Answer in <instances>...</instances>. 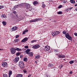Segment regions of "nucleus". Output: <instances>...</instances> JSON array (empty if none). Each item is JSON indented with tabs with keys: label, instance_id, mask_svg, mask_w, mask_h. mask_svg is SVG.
I'll use <instances>...</instances> for the list:
<instances>
[{
	"label": "nucleus",
	"instance_id": "1",
	"mask_svg": "<svg viewBox=\"0 0 77 77\" xmlns=\"http://www.w3.org/2000/svg\"><path fill=\"white\" fill-rule=\"evenodd\" d=\"M19 65L20 68L22 69H24V67H25L24 62L22 61L19 62Z\"/></svg>",
	"mask_w": 77,
	"mask_h": 77
},
{
	"label": "nucleus",
	"instance_id": "2",
	"mask_svg": "<svg viewBox=\"0 0 77 77\" xmlns=\"http://www.w3.org/2000/svg\"><path fill=\"white\" fill-rule=\"evenodd\" d=\"M41 20H42V18H36L30 20L29 22L30 23H34L35 22H36V21H41Z\"/></svg>",
	"mask_w": 77,
	"mask_h": 77
},
{
	"label": "nucleus",
	"instance_id": "3",
	"mask_svg": "<svg viewBox=\"0 0 77 77\" xmlns=\"http://www.w3.org/2000/svg\"><path fill=\"white\" fill-rule=\"evenodd\" d=\"M65 36L66 38H67L70 41H71V40H72V37H71V36L69 35V33H66L65 34Z\"/></svg>",
	"mask_w": 77,
	"mask_h": 77
},
{
	"label": "nucleus",
	"instance_id": "4",
	"mask_svg": "<svg viewBox=\"0 0 77 77\" xmlns=\"http://www.w3.org/2000/svg\"><path fill=\"white\" fill-rule=\"evenodd\" d=\"M11 52L12 54H14L15 53L16 50L14 48H11L10 49Z\"/></svg>",
	"mask_w": 77,
	"mask_h": 77
},
{
	"label": "nucleus",
	"instance_id": "5",
	"mask_svg": "<svg viewBox=\"0 0 77 77\" xmlns=\"http://www.w3.org/2000/svg\"><path fill=\"white\" fill-rule=\"evenodd\" d=\"M2 65L4 67H7L8 66V63L6 62H3L2 63Z\"/></svg>",
	"mask_w": 77,
	"mask_h": 77
},
{
	"label": "nucleus",
	"instance_id": "6",
	"mask_svg": "<svg viewBox=\"0 0 77 77\" xmlns=\"http://www.w3.org/2000/svg\"><path fill=\"white\" fill-rule=\"evenodd\" d=\"M40 47V45H36L32 47V48H35V49H37Z\"/></svg>",
	"mask_w": 77,
	"mask_h": 77
},
{
	"label": "nucleus",
	"instance_id": "7",
	"mask_svg": "<svg viewBox=\"0 0 77 77\" xmlns=\"http://www.w3.org/2000/svg\"><path fill=\"white\" fill-rule=\"evenodd\" d=\"M50 49V47L48 45L46 46L44 48V50L45 51H49Z\"/></svg>",
	"mask_w": 77,
	"mask_h": 77
},
{
	"label": "nucleus",
	"instance_id": "8",
	"mask_svg": "<svg viewBox=\"0 0 77 77\" xmlns=\"http://www.w3.org/2000/svg\"><path fill=\"white\" fill-rule=\"evenodd\" d=\"M25 7L27 9H29L30 8V5L29 4L25 3Z\"/></svg>",
	"mask_w": 77,
	"mask_h": 77
},
{
	"label": "nucleus",
	"instance_id": "9",
	"mask_svg": "<svg viewBox=\"0 0 77 77\" xmlns=\"http://www.w3.org/2000/svg\"><path fill=\"white\" fill-rule=\"evenodd\" d=\"M19 59H20L19 57H17L15 58V59L14 60V62L17 63V62H18Z\"/></svg>",
	"mask_w": 77,
	"mask_h": 77
},
{
	"label": "nucleus",
	"instance_id": "10",
	"mask_svg": "<svg viewBox=\"0 0 77 77\" xmlns=\"http://www.w3.org/2000/svg\"><path fill=\"white\" fill-rule=\"evenodd\" d=\"M59 58H65V56L64 55H61L60 54L57 55Z\"/></svg>",
	"mask_w": 77,
	"mask_h": 77
},
{
	"label": "nucleus",
	"instance_id": "11",
	"mask_svg": "<svg viewBox=\"0 0 77 77\" xmlns=\"http://www.w3.org/2000/svg\"><path fill=\"white\" fill-rule=\"evenodd\" d=\"M28 40V38H27L25 37L22 40L21 42H26V41H27Z\"/></svg>",
	"mask_w": 77,
	"mask_h": 77
},
{
	"label": "nucleus",
	"instance_id": "12",
	"mask_svg": "<svg viewBox=\"0 0 77 77\" xmlns=\"http://www.w3.org/2000/svg\"><path fill=\"white\" fill-rule=\"evenodd\" d=\"M11 29L12 30V31H15V30L17 29V26H14L11 28Z\"/></svg>",
	"mask_w": 77,
	"mask_h": 77
},
{
	"label": "nucleus",
	"instance_id": "13",
	"mask_svg": "<svg viewBox=\"0 0 77 77\" xmlns=\"http://www.w3.org/2000/svg\"><path fill=\"white\" fill-rule=\"evenodd\" d=\"M54 51H55V53H57L56 54V55H57H57H59V54H57V53H59V50L55 49L54 50Z\"/></svg>",
	"mask_w": 77,
	"mask_h": 77
},
{
	"label": "nucleus",
	"instance_id": "14",
	"mask_svg": "<svg viewBox=\"0 0 77 77\" xmlns=\"http://www.w3.org/2000/svg\"><path fill=\"white\" fill-rule=\"evenodd\" d=\"M26 54H29V52H30V49H27L26 51Z\"/></svg>",
	"mask_w": 77,
	"mask_h": 77
},
{
	"label": "nucleus",
	"instance_id": "15",
	"mask_svg": "<svg viewBox=\"0 0 77 77\" xmlns=\"http://www.w3.org/2000/svg\"><path fill=\"white\" fill-rule=\"evenodd\" d=\"M12 71L10 70L9 72L8 77H11V75H12Z\"/></svg>",
	"mask_w": 77,
	"mask_h": 77
},
{
	"label": "nucleus",
	"instance_id": "16",
	"mask_svg": "<svg viewBox=\"0 0 77 77\" xmlns=\"http://www.w3.org/2000/svg\"><path fill=\"white\" fill-rule=\"evenodd\" d=\"M30 56V57H32L33 56V53L32 52H30L28 54Z\"/></svg>",
	"mask_w": 77,
	"mask_h": 77
},
{
	"label": "nucleus",
	"instance_id": "17",
	"mask_svg": "<svg viewBox=\"0 0 77 77\" xmlns=\"http://www.w3.org/2000/svg\"><path fill=\"white\" fill-rule=\"evenodd\" d=\"M52 35L53 36H55L56 35H57L56 33V31L52 32Z\"/></svg>",
	"mask_w": 77,
	"mask_h": 77
},
{
	"label": "nucleus",
	"instance_id": "18",
	"mask_svg": "<svg viewBox=\"0 0 77 77\" xmlns=\"http://www.w3.org/2000/svg\"><path fill=\"white\" fill-rule=\"evenodd\" d=\"M40 58V55H39L37 54L35 55V58L36 59H39Z\"/></svg>",
	"mask_w": 77,
	"mask_h": 77
},
{
	"label": "nucleus",
	"instance_id": "19",
	"mask_svg": "<svg viewBox=\"0 0 77 77\" xmlns=\"http://www.w3.org/2000/svg\"><path fill=\"white\" fill-rule=\"evenodd\" d=\"M16 50L18 51H21V49H20L18 48H16L15 49Z\"/></svg>",
	"mask_w": 77,
	"mask_h": 77
},
{
	"label": "nucleus",
	"instance_id": "20",
	"mask_svg": "<svg viewBox=\"0 0 77 77\" xmlns=\"http://www.w3.org/2000/svg\"><path fill=\"white\" fill-rule=\"evenodd\" d=\"M48 66V67H50V68H51L53 66V65L52 64H49Z\"/></svg>",
	"mask_w": 77,
	"mask_h": 77
},
{
	"label": "nucleus",
	"instance_id": "21",
	"mask_svg": "<svg viewBox=\"0 0 77 77\" xmlns=\"http://www.w3.org/2000/svg\"><path fill=\"white\" fill-rule=\"evenodd\" d=\"M16 77H23V75L21 74H18L17 75Z\"/></svg>",
	"mask_w": 77,
	"mask_h": 77
},
{
	"label": "nucleus",
	"instance_id": "22",
	"mask_svg": "<svg viewBox=\"0 0 77 77\" xmlns=\"http://www.w3.org/2000/svg\"><path fill=\"white\" fill-rule=\"evenodd\" d=\"M2 18H6V15L5 14L2 15Z\"/></svg>",
	"mask_w": 77,
	"mask_h": 77
},
{
	"label": "nucleus",
	"instance_id": "23",
	"mask_svg": "<svg viewBox=\"0 0 77 77\" xmlns=\"http://www.w3.org/2000/svg\"><path fill=\"white\" fill-rule=\"evenodd\" d=\"M63 1V3L64 4H66L67 3V1L66 0H62Z\"/></svg>",
	"mask_w": 77,
	"mask_h": 77
},
{
	"label": "nucleus",
	"instance_id": "24",
	"mask_svg": "<svg viewBox=\"0 0 77 77\" xmlns=\"http://www.w3.org/2000/svg\"><path fill=\"white\" fill-rule=\"evenodd\" d=\"M2 23L4 26L6 25V21H3L2 22Z\"/></svg>",
	"mask_w": 77,
	"mask_h": 77
},
{
	"label": "nucleus",
	"instance_id": "25",
	"mask_svg": "<svg viewBox=\"0 0 77 77\" xmlns=\"http://www.w3.org/2000/svg\"><path fill=\"white\" fill-rule=\"evenodd\" d=\"M70 2L71 3H75V2L74 0H70Z\"/></svg>",
	"mask_w": 77,
	"mask_h": 77
},
{
	"label": "nucleus",
	"instance_id": "26",
	"mask_svg": "<svg viewBox=\"0 0 77 77\" xmlns=\"http://www.w3.org/2000/svg\"><path fill=\"white\" fill-rule=\"evenodd\" d=\"M33 4L34 5H37V4H38V2L35 1L33 2Z\"/></svg>",
	"mask_w": 77,
	"mask_h": 77
},
{
	"label": "nucleus",
	"instance_id": "27",
	"mask_svg": "<svg viewBox=\"0 0 77 77\" xmlns=\"http://www.w3.org/2000/svg\"><path fill=\"white\" fill-rule=\"evenodd\" d=\"M36 41H37V40H34L31 41V43H34V42H36Z\"/></svg>",
	"mask_w": 77,
	"mask_h": 77
},
{
	"label": "nucleus",
	"instance_id": "28",
	"mask_svg": "<svg viewBox=\"0 0 77 77\" xmlns=\"http://www.w3.org/2000/svg\"><path fill=\"white\" fill-rule=\"evenodd\" d=\"M20 7V5H17L14 7V8H18Z\"/></svg>",
	"mask_w": 77,
	"mask_h": 77
},
{
	"label": "nucleus",
	"instance_id": "29",
	"mask_svg": "<svg viewBox=\"0 0 77 77\" xmlns=\"http://www.w3.org/2000/svg\"><path fill=\"white\" fill-rule=\"evenodd\" d=\"M62 67H63V65L62 64H60L59 66V68H60V69H61Z\"/></svg>",
	"mask_w": 77,
	"mask_h": 77
},
{
	"label": "nucleus",
	"instance_id": "30",
	"mask_svg": "<svg viewBox=\"0 0 77 77\" xmlns=\"http://www.w3.org/2000/svg\"><path fill=\"white\" fill-rule=\"evenodd\" d=\"M69 63L70 64H72V63H74V61L71 60L69 62Z\"/></svg>",
	"mask_w": 77,
	"mask_h": 77
},
{
	"label": "nucleus",
	"instance_id": "31",
	"mask_svg": "<svg viewBox=\"0 0 77 77\" xmlns=\"http://www.w3.org/2000/svg\"><path fill=\"white\" fill-rule=\"evenodd\" d=\"M57 14H62V12L59 11L57 13Z\"/></svg>",
	"mask_w": 77,
	"mask_h": 77
},
{
	"label": "nucleus",
	"instance_id": "32",
	"mask_svg": "<svg viewBox=\"0 0 77 77\" xmlns=\"http://www.w3.org/2000/svg\"><path fill=\"white\" fill-rule=\"evenodd\" d=\"M24 61L25 62H27V58H25L24 59Z\"/></svg>",
	"mask_w": 77,
	"mask_h": 77
},
{
	"label": "nucleus",
	"instance_id": "33",
	"mask_svg": "<svg viewBox=\"0 0 77 77\" xmlns=\"http://www.w3.org/2000/svg\"><path fill=\"white\" fill-rule=\"evenodd\" d=\"M3 77H8V75L6 74H4Z\"/></svg>",
	"mask_w": 77,
	"mask_h": 77
},
{
	"label": "nucleus",
	"instance_id": "34",
	"mask_svg": "<svg viewBox=\"0 0 77 77\" xmlns=\"http://www.w3.org/2000/svg\"><path fill=\"white\" fill-rule=\"evenodd\" d=\"M20 52H18L16 54V56H20Z\"/></svg>",
	"mask_w": 77,
	"mask_h": 77
},
{
	"label": "nucleus",
	"instance_id": "35",
	"mask_svg": "<svg viewBox=\"0 0 77 77\" xmlns=\"http://www.w3.org/2000/svg\"><path fill=\"white\" fill-rule=\"evenodd\" d=\"M14 41L15 42H18V41H19V39H16Z\"/></svg>",
	"mask_w": 77,
	"mask_h": 77
},
{
	"label": "nucleus",
	"instance_id": "36",
	"mask_svg": "<svg viewBox=\"0 0 77 77\" xmlns=\"http://www.w3.org/2000/svg\"><path fill=\"white\" fill-rule=\"evenodd\" d=\"M72 9V8H69L67 9V10H68V11H70V10H71V9Z\"/></svg>",
	"mask_w": 77,
	"mask_h": 77
},
{
	"label": "nucleus",
	"instance_id": "37",
	"mask_svg": "<svg viewBox=\"0 0 77 77\" xmlns=\"http://www.w3.org/2000/svg\"><path fill=\"white\" fill-rule=\"evenodd\" d=\"M24 48H29V46H28L26 45L24 46Z\"/></svg>",
	"mask_w": 77,
	"mask_h": 77
},
{
	"label": "nucleus",
	"instance_id": "38",
	"mask_svg": "<svg viewBox=\"0 0 77 77\" xmlns=\"http://www.w3.org/2000/svg\"><path fill=\"white\" fill-rule=\"evenodd\" d=\"M63 34H64V35L65 34L66 35V31H63Z\"/></svg>",
	"mask_w": 77,
	"mask_h": 77
},
{
	"label": "nucleus",
	"instance_id": "39",
	"mask_svg": "<svg viewBox=\"0 0 77 77\" xmlns=\"http://www.w3.org/2000/svg\"><path fill=\"white\" fill-rule=\"evenodd\" d=\"M62 5H60L59 7H58V8L59 9H60V8H62Z\"/></svg>",
	"mask_w": 77,
	"mask_h": 77
},
{
	"label": "nucleus",
	"instance_id": "40",
	"mask_svg": "<svg viewBox=\"0 0 77 77\" xmlns=\"http://www.w3.org/2000/svg\"><path fill=\"white\" fill-rule=\"evenodd\" d=\"M23 72L24 73H26V72H27V70H26L24 69V70H23Z\"/></svg>",
	"mask_w": 77,
	"mask_h": 77
},
{
	"label": "nucleus",
	"instance_id": "41",
	"mask_svg": "<svg viewBox=\"0 0 77 77\" xmlns=\"http://www.w3.org/2000/svg\"><path fill=\"white\" fill-rule=\"evenodd\" d=\"M20 36V35H16V37H15V38H19Z\"/></svg>",
	"mask_w": 77,
	"mask_h": 77
},
{
	"label": "nucleus",
	"instance_id": "42",
	"mask_svg": "<svg viewBox=\"0 0 77 77\" xmlns=\"http://www.w3.org/2000/svg\"><path fill=\"white\" fill-rule=\"evenodd\" d=\"M45 4H43L42 5V8H45Z\"/></svg>",
	"mask_w": 77,
	"mask_h": 77
},
{
	"label": "nucleus",
	"instance_id": "43",
	"mask_svg": "<svg viewBox=\"0 0 77 77\" xmlns=\"http://www.w3.org/2000/svg\"><path fill=\"white\" fill-rule=\"evenodd\" d=\"M4 8V6H0V9L2 8Z\"/></svg>",
	"mask_w": 77,
	"mask_h": 77
},
{
	"label": "nucleus",
	"instance_id": "44",
	"mask_svg": "<svg viewBox=\"0 0 77 77\" xmlns=\"http://www.w3.org/2000/svg\"><path fill=\"white\" fill-rule=\"evenodd\" d=\"M56 34H57H57H59V32L56 31Z\"/></svg>",
	"mask_w": 77,
	"mask_h": 77
},
{
	"label": "nucleus",
	"instance_id": "45",
	"mask_svg": "<svg viewBox=\"0 0 77 77\" xmlns=\"http://www.w3.org/2000/svg\"><path fill=\"white\" fill-rule=\"evenodd\" d=\"M74 35L76 36H77V33L75 32L74 33Z\"/></svg>",
	"mask_w": 77,
	"mask_h": 77
},
{
	"label": "nucleus",
	"instance_id": "46",
	"mask_svg": "<svg viewBox=\"0 0 77 77\" xmlns=\"http://www.w3.org/2000/svg\"><path fill=\"white\" fill-rule=\"evenodd\" d=\"M25 33H26V32H25V31H23V35H24V34H25Z\"/></svg>",
	"mask_w": 77,
	"mask_h": 77
},
{
	"label": "nucleus",
	"instance_id": "47",
	"mask_svg": "<svg viewBox=\"0 0 77 77\" xmlns=\"http://www.w3.org/2000/svg\"><path fill=\"white\" fill-rule=\"evenodd\" d=\"M16 12H17L15 11H14L13 12V14H16Z\"/></svg>",
	"mask_w": 77,
	"mask_h": 77
},
{
	"label": "nucleus",
	"instance_id": "48",
	"mask_svg": "<svg viewBox=\"0 0 77 77\" xmlns=\"http://www.w3.org/2000/svg\"><path fill=\"white\" fill-rule=\"evenodd\" d=\"M69 74H72V71H70L69 72Z\"/></svg>",
	"mask_w": 77,
	"mask_h": 77
},
{
	"label": "nucleus",
	"instance_id": "49",
	"mask_svg": "<svg viewBox=\"0 0 77 77\" xmlns=\"http://www.w3.org/2000/svg\"><path fill=\"white\" fill-rule=\"evenodd\" d=\"M28 77H31V75H29Z\"/></svg>",
	"mask_w": 77,
	"mask_h": 77
},
{
	"label": "nucleus",
	"instance_id": "50",
	"mask_svg": "<svg viewBox=\"0 0 77 77\" xmlns=\"http://www.w3.org/2000/svg\"><path fill=\"white\" fill-rule=\"evenodd\" d=\"M25 31L26 32H28V30L26 29Z\"/></svg>",
	"mask_w": 77,
	"mask_h": 77
},
{
	"label": "nucleus",
	"instance_id": "51",
	"mask_svg": "<svg viewBox=\"0 0 77 77\" xmlns=\"http://www.w3.org/2000/svg\"><path fill=\"white\" fill-rule=\"evenodd\" d=\"M2 50H3V49L0 48V51H2Z\"/></svg>",
	"mask_w": 77,
	"mask_h": 77
},
{
	"label": "nucleus",
	"instance_id": "52",
	"mask_svg": "<svg viewBox=\"0 0 77 77\" xmlns=\"http://www.w3.org/2000/svg\"><path fill=\"white\" fill-rule=\"evenodd\" d=\"M22 57H23V55H21L20 56V58H22Z\"/></svg>",
	"mask_w": 77,
	"mask_h": 77
},
{
	"label": "nucleus",
	"instance_id": "53",
	"mask_svg": "<svg viewBox=\"0 0 77 77\" xmlns=\"http://www.w3.org/2000/svg\"><path fill=\"white\" fill-rule=\"evenodd\" d=\"M75 6H77V4H76L75 5Z\"/></svg>",
	"mask_w": 77,
	"mask_h": 77
},
{
	"label": "nucleus",
	"instance_id": "54",
	"mask_svg": "<svg viewBox=\"0 0 77 77\" xmlns=\"http://www.w3.org/2000/svg\"><path fill=\"white\" fill-rule=\"evenodd\" d=\"M75 11H77V7L75 8Z\"/></svg>",
	"mask_w": 77,
	"mask_h": 77
},
{
	"label": "nucleus",
	"instance_id": "55",
	"mask_svg": "<svg viewBox=\"0 0 77 77\" xmlns=\"http://www.w3.org/2000/svg\"><path fill=\"white\" fill-rule=\"evenodd\" d=\"M15 1L18 0H15Z\"/></svg>",
	"mask_w": 77,
	"mask_h": 77
},
{
	"label": "nucleus",
	"instance_id": "56",
	"mask_svg": "<svg viewBox=\"0 0 77 77\" xmlns=\"http://www.w3.org/2000/svg\"><path fill=\"white\" fill-rule=\"evenodd\" d=\"M50 20H51V19H50Z\"/></svg>",
	"mask_w": 77,
	"mask_h": 77
}]
</instances>
